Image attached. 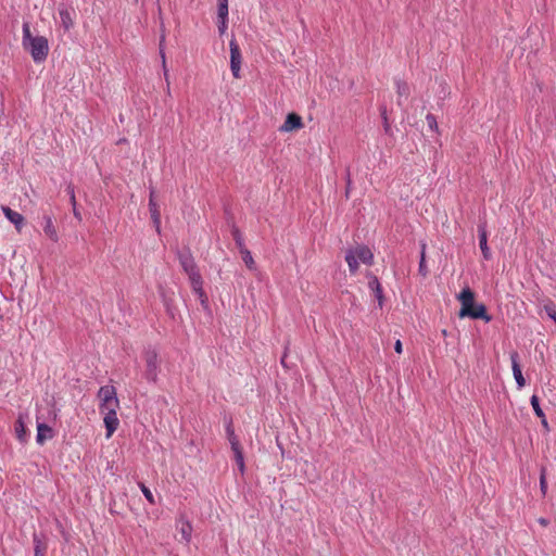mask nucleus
I'll return each instance as SVG.
<instances>
[{
    "label": "nucleus",
    "mask_w": 556,
    "mask_h": 556,
    "mask_svg": "<svg viewBox=\"0 0 556 556\" xmlns=\"http://www.w3.org/2000/svg\"><path fill=\"white\" fill-rule=\"evenodd\" d=\"M369 288L375 291L378 286H380V282L377 277H371V279L368 282Z\"/></svg>",
    "instance_id": "f704fd0d"
},
{
    "label": "nucleus",
    "mask_w": 556,
    "mask_h": 556,
    "mask_svg": "<svg viewBox=\"0 0 556 556\" xmlns=\"http://www.w3.org/2000/svg\"><path fill=\"white\" fill-rule=\"evenodd\" d=\"M2 212L4 216L15 226L16 230L21 232L25 218L22 214L16 211H13L9 206H2Z\"/></svg>",
    "instance_id": "4468645a"
},
{
    "label": "nucleus",
    "mask_w": 556,
    "mask_h": 556,
    "mask_svg": "<svg viewBox=\"0 0 556 556\" xmlns=\"http://www.w3.org/2000/svg\"><path fill=\"white\" fill-rule=\"evenodd\" d=\"M418 271L422 277H426L428 275V268L426 265V243H421V252H420V261H419Z\"/></svg>",
    "instance_id": "aec40b11"
},
{
    "label": "nucleus",
    "mask_w": 556,
    "mask_h": 556,
    "mask_svg": "<svg viewBox=\"0 0 556 556\" xmlns=\"http://www.w3.org/2000/svg\"><path fill=\"white\" fill-rule=\"evenodd\" d=\"M119 406H113L108 408H99L100 413L103 414V421L106 429V438H111L112 434L117 430L119 420L117 418V408Z\"/></svg>",
    "instance_id": "0eeeda50"
},
{
    "label": "nucleus",
    "mask_w": 556,
    "mask_h": 556,
    "mask_svg": "<svg viewBox=\"0 0 556 556\" xmlns=\"http://www.w3.org/2000/svg\"><path fill=\"white\" fill-rule=\"evenodd\" d=\"M375 296L377 298L379 302V306H382V300H383V293H382V287L381 285L376 288L375 291H372Z\"/></svg>",
    "instance_id": "473e14b6"
},
{
    "label": "nucleus",
    "mask_w": 556,
    "mask_h": 556,
    "mask_svg": "<svg viewBox=\"0 0 556 556\" xmlns=\"http://www.w3.org/2000/svg\"><path fill=\"white\" fill-rule=\"evenodd\" d=\"M518 358H519V356H518L517 352H513L510 354L513 375H514V378L516 380L518 388L521 389L526 386V380L523 378Z\"/></svg>",
    "instance_id": "f8f14e48"
},
{
    "label": "nucleus",
    "mask_w": 556,
    "mask_h": 556,
    "mask_svg": "<svg viewBox=\"0 0 556 556\" xmlns=\"http://www.w3.org/2000/svg\"><path fill=\"white\" fill-rule=\"evenodd\" d=\"M60 24L64 28L65 31L70 30L74 23L72 18V13L66 8L59 9Z\"/></svg>",
    "instance_id": "a211bd4d"
},
{
    "label": "nucleus",
    "mask_w": 556,
    "mask_h": 556,
    "mask_svg": "<svg viewBox=\"0 0 556 556\" xmlns=\"http://www.w3.org/2000/svg\"><path fill=\"white\" fill-rule=\"evenodd\" d=\"M303 126L301 117L295 113L287 115L283 124L280 126V131H292L293 129L301 128Z\"/></svg>",
    "instance_id": "2eb2a0df"
},
{
    "label": "nucleus",
    "mask_w": 556,
    "mask_h": 556,
    "mask_svg": "<svg viewBox=\"0 0 556 556\" xmlns=\"http://www.w3.org/2000/svg\"><path fill=\"white\" fill-rule=\"evenodd\" d=\"M229 443H230V446H231V450L232 451H237V450H240L241 446H240V442H239V439L238 437L236 435V433H230L229 437H227Z\"/></svg>",
    "instance_id": "c85d7f7f"
},
{
    "label": "nucleus",
    "mask_w": 556,
    "mask_h": 556,
    "mask_svg": "<svg viewBox=\"0 0 556 556\" xmlns=\"http://www.w3.org/2000/svg\"><path fill=\"white\" fill-rule=\"evenodd\" d=\"M14 430H15V435L21 443H24L27 441L28 431L26 428V424H25L23 414L18 415V418L14 426Z\"/></svg>",
    "instance_id": "dca6fc26"
},
{
    "label": "nucleus",
    "mask_w": 556,
    "mask_h": 556,
    "mask_svg": "<svg viewBox=\"0 0 556 556\" xmlns=\"http://www.w3.org/2000/svg\"><path fill=\"white\" fill-rule=\"evenodd\" d=\"M242 255V260L248 268L252 269L254 267V260L252 257L251 252L247 248H242L240 251Z\"/></svg>",
    "instance_id": "4be33fe9"
},
{
    "label": "nucleus",
    "mask_w": 556,
    "mask_h": 556,
    "mask_svg": "<svg viewBox=\"0 0 556 556\" xmlns=\"http://www.w3.org/2000/svg\"><path fill=\"white\" fill-rule=\"evenodd\" d=\"M540 489H541V492L543 493V495H545L546 490H547L545 468L541 469V473H540Z\"/></svg>",
    "instance_id": "c756f323"
},
{
    "label": "nucleus",
    "mask_w": 556,
    "mask_h": 556,
    "mask_svg": "<svg viewBox=\"0 0 556 556\" xmlns=\"http://www.w3.org/2000/svg\"><path fill=\"white\" fill-rule=\"evenodd\" d=\"M23 48L29 52L35 63H42L49 53V42L43 36H33L29 23H23Z\"/></svg>",
    "instance_id": "f257e3e1"
},
{
    "label": "nucleus",
    "mask_w": 556,
    "mask_h": 556,
    "mask_svg": "<svg viewBox=\"0 0 556 556\" xmlns=\"http://www.w3.org/2000/svg\"><path fill=\"white\" fill-rule=\"evenodd\" d=\"M149 211L151 214V219L155 230L160 232L161 230V213L159 211L157 204L155 202V190L154 188H150V197H149Z\"/></svg>",
    "instance_id": "1a4fd4ad"
},
{
    "label": "nucleus",
    "mask_w": 556,
    "mask_h": 556,
    "mask_svg": "<svg viewBox=\"0 0 556 556\" xmlns=\"http://www.w3.org/2000/svg\"><path fill=\"white\" fill-rule=\"evenodd\" d=\"M164 40H165V36L162 35L161 42H160V54H161V58H162L164 76H165L166 81H168V72H167V67H166V59H165V52H164V48H163Z\"/></svg>",
    "instance_id": "393cba45"
},
{
    "label": "nucleus",
    "mask_w": 556,
    "mask_h": 556,
    "mask_svg": "<svg viewBox=\"0 0 556 556\" xmlns=\"http://www.w3.org/2000/svg\"><path fill=\"white\" fill-rule=\"evenodd\" d=\"M540 523L546 525V520L542 518V519H540Z\"/></svg>",
    "instance_id": "ea45409f"
},
{
    "label": "nucleus",
    "mask_w": 556,
    "mask_h": 556,
    "mask_svg": "<svg viewBox=\"0 0 556 556\" xmlns=\"http://www.w3.org/2000/svg\"><path fill=\"white\" fill-rule=\"evenodd\" d=\"M217 18L218 20L228 18V0H218Z\"/></svg>",
    "instance_id": "412c9836"
},
{
    "label": "nucleus",
    "mask_w": 556,
    "mask_h": 556,
    "mask_svg": "<svg viewBox=\"0 0 556 556\" xmlns=\"http://www.w3.org/2000/svg\"><path fill=\"white\" fill-rule=\"evenodd\" d=\"M394 350L396 353H402V342L400 340H397L394 344Z\"/></svg>",
    "instance_id": "e433bc0d"
},
{
    "label": "nucleus",
    "mask_w": 556,
    "mask_h": 556,
    "mask_svg": "<svg viewBox=\"0 0 556 556\" xmlns=\"http://www.w3.org/2000/svg\"><path fill=\"white\" fill-rule=\"evenodd\" d=\"M68 191H70V195H71V202L73 204V213H74V216L78 219V220H81V215L80 213L77 211L76 208V198H75V193H74V189L68 187Z\"/></svg>",
    "instance_id": "cd10ccee"
},
{
    "label": "nucleus",
    "mask_w": 556,
    "mask_h": 556,
    "mask_svg": "<svg viewBox=\"0 0 556 556\" xmlns=\"http://www.w3.org/2000/svg\"><path fill=\"white\" fill-rule=\"evenodd\" d=\"M35 556H42V553L39 548V542H37V544L35 546Z\"/></svg>",
    "instance_id": "4c0bfd02"
},
{
    "label": "nucleus",
    "mask_w": 556,
    "mask_h": 556,
    "mask_svg": "<svg viewBox=\"0 0 556 556\" xmlns=\"http://www.w3.org/2000/svg\"><path fill=\"white\" fill-rule=\"evenodd\" d=\"M139 488L143 494V496L146 497V500L151 504V505H154L155 504V500H154V496L151 492V490L142 482L139 483Z\"/></svg>",
    "instance_id": "b1692460"
},
{
    "label": "nucleus",
    "mask_w": 556,
    "mask_h": 556,
    "mask_svg": "<svg viewBox=\"0 0 556 556\" xmlns=\"http://www.w3.org/2000/svg\"><path fill=\"white\" fill-rule=\"evenodd\" d=\"M230 48V70L235 78L240 77L241 70V50L235 39L229 42Z\"/></svg>",
    "instance_id": "6e6552de"
},
{
    "label": "nucleus",
    "mask_w": 556,
    "mask_h": 556,
    "mask_svg": "<svg viewBox=\"0 0 556 556\" xmlns=\"http://www.w3.org/2000/svg\"><path fill=\"white\" fill-rule=\"evenodd\" d=\"M138 0H135V2H137Z\"/></svg>",
    "instance_id": "79ce46f5"
},
{
    "label": "nucleus",
    "mask_w": 556,
    "mask_h": 556,
    "mask_svg": "<svg viewBox=\"0 0 556 556\" xmlns=\"http://www.w3.org/2000/svg\"><path fill=\"white\" fill-rule=\"evenodd\" d=\"M99 408L119 406L116 389L113 386H103L98 391Z\"/></svg>",
    "instance_id": "423d86ee"
},
{
    "label": "nucleus",
    "mask_w": 556,
    "mask_h": 556,
    "mask_svg": "<svg viewBox=\"0 0 556 556\" xmlns=\"http://www.w3.org/2000/svg\"><path fill=\"white\" fill-rule=\"evenodd\" d=\"M233 452V455H235V460L238 465V468L241 472L244 471V457H243V453H242V450H237V451H232Z\"/></svg>",
    "instance_id": "a878e982"
},
{
    "label": "nucleus",
    "mask_w": 556,
    "mask_h": 556,
    "mask_svg": "<svg viewBox=\"0 0 556 556\" xmlns=\"http://www.w3.org/2000/svg\"><path fill=\"white\" fill-rule=\"evenodd\" d=\"M384 129H386V131H388V129H389L388 124H386Z\"/></svg>",
    "instance_id": "a19ab883"
},
{
    "label": "nucleus",
    "mask_w": 556,
    "mask_h": 556,
    "mask_svg": "<svg viewBox=\"0 0 556 556\" xmlns=\"http://www.w3.org/2000/svg\"><path fill=\"white\" fill-rule=\"evenodd\" d=\"M478 237H479V247L482 252L483 258L489 261L492 257L491 250L488 245V232L485 223H481L478 225Z\"/></svg>",
    "instance_id": "9d476101"
},
{
    "label": "nucleus",
    "mask_w": 556,
    "mask_h": 556,
    "mask_svg": "<svg viewBox=\"0 0 556 556\" xmlns=\"http://www.w3.org/2000/svg\"><path fill=\"white\" fill-rule=\"evenodd\" d=\"M177 257L182 270L189 278L191 287H199V281L202 280V277L190 249L185 248L182 250H178Z\"/></svg>",
    "instance_id": "20e7f679"
},
{
    "label": "nucleus",
    "mask_w": 556,
    "mask_h": 556,
    "mask_svg": "<svg viewBox=\"0 0 556 556\" xmlns=\"http://www.w3.org/2000/svg\"><path fill=\"white\" fill-rule=\"evenodd\" d=\"M530 403L534 410V414L541 419V425L545 429H548V422H547L546 416H545L543 409L541 408L539 397L535 394L531 396Z\"/></svg>",
    "instance_id": "f3484780"
},
{
    "label": "nucleus",
    "mask_w": 556,
    "mask_h": 556,
    "mask_svg": "<svg viewBox=\"0 0 556 556\" xmlns=\"http://www.w3.org/2000/svg\"><path fill=\"white\" fill-rule=\"evenodd\" d=\"M345 261L351 274H356L358 270V261L371 265L374 263V253L367 245H357L355 249H350L345 253Z\"/></svg>",
    "instance_id": "7ed1b4c3"
},
{
    "label": "nucleus",
    "mask_w": 556,
    "mask_h": 556,
    "mask_svg": "<svg viewBox=\"0 0 556 556\" xmlns=\"http://www.w3.org/2000/svg\"><path fill=\"white\" fill-rule=\"evenodd\" d=\"M231 233H232V238H233L236 244L238 245L239 250L241 251L242 248H245L240 230L238 228H233Z\"/></svg>",
    "instance_id": "bb28decb"
},
{
    "label": "nucleus",
    "mask_w": 556,
    "mask_h": 556,
    "mask_svg": "<svg viewBox=\"0 0 556 556\" xmlns=\"http://www.w3.org/2000/svg\"><path fill=\"white\" fill-rule=\"evenodd\" d=\"M457 300L462 304V308L459 311L460 317L482 319L485 323H490L492 320V316L486 313L485 305L475 303V293L469 287H466L460 291L457 295Z\"/></svg>",
    "instance_id": "f03ea898"
},
{
    "label": "nucleus",
    "mask_w": 556,
    "mask_h": 556,
    "mask_svg": "<svg viewBox=\"0 0 556 556\" xmlns=\"http://www.w3.org/2000/svg\"><path fill=\"white\" fill-rule=\"evenodd\" d=\"M396 91L399 97H407L409 93V87L405 81L396 80Z\"/></svg>",
    "instance_id": "5701e85b"
},
{
    "label": "nucleus",
    "mask_w": 556,
    "mask_h": 556,
    "mask_svg": "<svg viewBox=\"0 0 556 556\" xmlns=\"http://www.w3.org/2000/svg\"><path fill=\"white\" fill-rule=\"evenodd\" d=\"M548 315H549V317H551L552 319H554V320L556 321V313H555V312H554L553 314H551V313H549Z\"/></svg>",
    "instance_id": "58836bf2"
},
{
    "label": "nucleus",
    "mask_w": 556,
    "mask_h": 556,
    "mask_svg": "<svg viewBox=\"0 0 556 556\" xmlns=\"http://www.w3.org/2000/svg\"><path fill=\"white\" fill-rule=\"evenodd\" d=\"M53 437L54 431L49 425L45 422H37L36 442L38 445H43L47 440H50Z\"/></svg>",
    "instance_id": "ddd939ff"
},
{
    "label": "nucleus",
    "mask_w": 556,
    "mask_h": 556,
    "mask_svg": "<svg viewBox=\"0 0 556 556\" xmlns=\"http://www.w3.org/2000/svg\"><path fill=\"white\" fill-rule=\"evenodd\" d=\"M146 361V379L151 382H156L159 374L157 353L154 349H147L144 351Z\"/></svg>",
    "instance_id": "39448f33"
},
{
    "label": "nucleus",
    "mask_w": 556,
    "mask_h": 556,
    "mask_svg": "<svg viewBox=\"0 0 556 556\" xmlns=\"http://www.w3.org/2000/svg\"><path fill=\"white\" fill-rule=\"evenodd\" d=\"M192 291L198 295L203 308H208V298L203 290V280L199 281V287H191Z\"/></svg>",
    "instance_id": "6ab92c4d"
},
{
    "label": "nucleus",
    "mask_w": 556,
    "mask_h": 556,
    "mask_svg": "<svg viewBox=\"0 0 556 556\" xmlns=\"http://www.w3.org/2000/svg\"><path fill=\"white\" fill-rule=\"evenodd\" d=\"M227 27H228V18L218 20V33L220 36L225 34Z\"/></svg>",
    "instance_id": "7c9ffc66"
},
{
    "label": "nucleus",
    "mask_w": 556,
    "mask_h": 556,
    "mask_svg": "<svg viewBox=\"0 0 556 556\" xmlns=\"http://www.w3.org/2000/svg\"><path fill=\"white\" fill-rule=\"evenodd\" d=\"M191 527L189 525H187V528H182L181 529V534H182V538L189 542L190 541V538H191Z\"/></svg>",
    "instance_id": "72a5a7b5"
},
{
    "label": "nucleus",
    "mask_w": 556,
    "mask_h": 556,
    "mask_svg": "<svg viewBox=\"0 0 556 556\" xmlns=\"http://www.w3.org/2000/svg\"><path fill=\"white\" fill-rule=\"evenodd\" d=\"M426 121H427L429 128L434 129L438 127L437 119H435L434 115L427 114Z\"/></svg>",
    "instance_id": "2f4dec72"
},
{
    "label": "nucleus",
    "mask_w": 556,
    "mask_h": 556,
    "mask_svg": "<svg viewBox=\"0 0 556 556\" xmlns=\"http://www.w3.org/2000/svg\"><path fill=\"white\" fill-rule=\"evenodd\" d=\"M41 226L43 229L45 235L53 242L59 241V235L56 231V228L53 223V218L51 215L43 214Z\"/></svg>",
    "instance_id": "9b49d317"
},
{
    "label": "nucleus",
    "mask_w": 556,
    "mask_h": 556,
    "mask_svg": "<svg viewBox=\"0 0 556 556\" xmlns=\"http://www.w3.org/2000/svg\"><path fill=\"white\" fill-rule=\"evenodd\" d=\"M225 428H226V434H227V437H229V435H230V433H235V430H233V427H232V420H231V419L226 420V426H225Z\"/></svg>",
    "instance_id": "c9c22d12"
}]
</instances>
